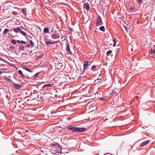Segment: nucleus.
Returning <instances> with one entry per match:
<instances>
[{
	"label": "nucleus",
	"instance_id": "nucleus-1",
	"mask_svg": "<svg viewBox=\"0 0 155 155\" xmlns=\"http://www.w3.org/2000/svg\"><path fill=\"white\" fill-rule=\"evenodd\" d=\"M67 129L71 132L74 133H79L84 132L87 130L86 128H79L76 125H71L67 127Z\"/></svg>",
	"mask_w": 155,
	"mask_h": 155
},
{
	"label": "nucleus",
	"instance_id": "nucleus-2",
	"mask_svg": "<svg viewBox=\"0 0 155 155\" xmlns=\"http://www.w3.org/2000/svg\"><path fill=\"white\" fill-rule=\"evenodd\" d=\"M62 148L61 146L56 148L53 151V153L55 155H61V154Z\"/></svg>",
	"mask_w": 155,
	"mask_h": 155
},
{
	"label": "nucleus",
	"instance_id": "nucleus-3",
	"mask_svg": "<svg viewBox=\"0 0 155 155\" xmlns=\"http://www.w3.org/2000/svg\"><path fill=\"white\" fill-rule=\"evenodd\" d=\"M95 24L97 26H101L103 25L102 20L100 15L97 17Z\"/></svg>",
	"mask_w": 155,
	"mask_h": 155
},
{
	"label": "nucleus",
	"instance_id": "nucleus-4",
	"mask_svg": "<svg viewBox=\"0 0 155 155\" xmlns=\"http://www.w3.org/2000/svg\"><path fill=\"white\" fill-rule=\"evenodd\" d=\"M89 61H84V69L82 71V73H83L84 72V71L88 69V67L89 65Z\"/></svg>",
	"mask_w": 155,
	"mask_h": 155
},
{
	"label": "nucleus",
	"instance_id": "nucleus-5",
	"mask_svg": "<svg viewBox=\"0 0 155 155\" xmlns=\"http://www.w3.org/2000/svg\"><path fill=\"white\" fill-rule=\"evenodd\" d=\"M18 72L19 73L21 77H22V78H25L26 79H31L33 78V77H29L28 76H27L26 75H24L23 74L22 72V71L21 70H19Z\"/></svg>",
	"mask_w": 155,
	"mask_h": 155
},
{
	"label": "nucleus",
	"instance_id": "nucleus-6",
	"mask_svg": "<svg viewBox=\"0 0 155 155\" xmlns=\"http://www.w3.org/2000/svg\"><path fill=\"white\" fill-rule=\"evenodd\" d=\"M51 36L52 38L54 39H56L60 37V35L58 33L56 32H55L51 34Z\"/></svg>",
	"mask_w": 155,
	"mask_h": 155
},
{
	"label": "nucleus",
	"instance_id": "nucleus-7",
	"mask_svg": "<svg viewBox=\"0 0 155 155\" xmlns=\"http://www.w3.org/2000/svg\"><path fill=\"white\" fill-rule=\"evenodd\" d=\"M57 66V68L60 69V70L64 69L65 66V64L61 62L59 63Z\"/></svg>",
	"mask_w": 155,
	"mask_h": 155
},
{
	"label": "nucleus",
	"instance_id": "nucleus-8",
	"mask_svg": "<svg viewBox=\"0 0 155 155\" xmlns=\"http://www.w3.org/2000/svg\"><path fill=\"white\" fill-rule=\"evenodd\" d=\"M50 147L56 148L61 146L59 143L55 142H54L53 143H51L50 144Z\"/></svg>",
	"mask_w": 155,
	"mask_h": 155
},
{
	"label": "nucleus",
	"instance_id": "nucleus-9",
	"mask_svg": "<svg viewBox=\"0 0 155 155\" xmlns=\"http://www.w3.org/2000/svg\"><path fill=\"white\" fill-rule=\"evenodd\" d=\"M12 85L17 90L20 89L21 87V85L15 83H14Z\"/></svg>",
	"mask_w": 155,
	"mask_h": 155
},
{
	"label": "nucleus",
	"instance_id": "nucleus-10",
	"mask_svg": "<svg viewBox=\"0 0 155 155\" xmlns=\"http://www.w3.org/2000/svg\"><path fill=\"white\" fill-rule=\"evenodd\" d=\"M150 141V140H149L145 141L143 142L140 144V146L141 147H143L148 144L149 143Z\"/></svg>",
	"mask_w": 155,
	"mask_h": 155
},
{
	"label": "nucleus",
	"instance_id": "nucleus-11",
	"mask_svg": "<svg viewBox=\"0 0 155 155\" xmlns=\"http://www.w3.org/2000/svg\"><path fill=\"white\" fill-rule=\"evenodd\" d=\"M66 51L69 54H71V51L70 49V46L68 44L66 45Z\"/></svg>",
	"mask_w": 155,
	"mask_h": 155
},
{
	"label": "nucleus",
	"instance_id": "nucleus-12",
	"mask_svg": "<svg viewBox=\"0 0 155 155\" xmlns=\"http://www.w3.org/2000/svg\"><path fill=\"white\" fill-rule=\"evenodd\" d=\"M84 8H85L86 10L88 11L89 10L90 6L89 4L87 3H85L84 5Z\"/></svg>",
	"mask_w": 155,
	"mask_h": 155
},
{
	"label": "nucleus",
	"instance_id": "nucleus-13",
	"mask_svg": "<svg viewBox=\"0 0 155 155\" xmlns=\"http://www.w3.org/2000/svg\"><path fill=\"white\" fill-rule=\"evenodd\" d=\"M57 42V41H55L54 42H51L49 41H46V46H48L51 44H53L54 43H56Z\"/></svg>",
	"mask_w": 155,
	"mask_h": 155
},
{
	"label": "nucleus",
	"instance_id": "nucleus-14",
	"mask_svg": "<svg viewBox=\"0 0 155 155\" xmlns=\"http://www.w3.org/2000/svg\"><path fill=\"white\" fill-rule=\"evenodd\" d=\"M21 67L23 69L28 71L30 72H32V71H31L30 69H28V68L26 66H21Z\"/></svg>",
	"mask_w": 155,
	"mask_h": 155
},
{
	"label": "nucleus",
	"instance_id": "nucleus-15",
	"mask_svg": "<svg viewBox=\"0 0 155 155\" xmlns=\"http://www.w3.org/2000/svg\"><path fill=\"white\" fill-rule=\"evenodd\" d=\"M53 84H47L44 85L43 87V88H44L45 87H53Z\"/></svg>",
	"mask_w": 155,
	"mask_h": 155
},
{
	"label": "nucleus",
	"instance_id": "nucleus-16",
	"mask_svg": "<svg viewBox=\"0 0 155 155\" xmlns=\"http://www.w3.org/2000/svg\"><path fill=\"white\" fill-rule=\"evenodd\" d=\"M18 27L15 28H12L11 30H10V31H12L13 30L16 33H18Z\"/></svg>",
	"mask_w": 155,
	"mask_h": 155
},
{
	"label": "nucleus",
	"instance_id": "nucleus-17",
	"mask_svg": "<svg viewBox=\"0 0 155 155\" xmlns=\"http://www.w3.org/2000/svg\"><path fill=\"white\" fill-rule=\"evenodd\" d=\"M44 33H49V28H45L44 29Z\"/></svg>",
	"mask_w": 155,
	"mask_h": 155
},
{
	"label": "nucleus",
	"instance_id": "nucleus-18",
	"mask_svg": "<svg viewBox=\"0 0 155 155\" xmlns=\"http://www.w3.org/2000/svg\"><path fill=\"white\" fill-rule=\"evenodd\" d=\"M155 53V49H151L150 51L149 52V54H152L154 53Z\"/></svg>",
	"mask_w": 155,
	"mask_h": 155
},
{
	"label": "nucleus",
	"instance_id": "nucleus-19",
	"mask_svg": "<svg viewBox=\"0 0 155 155\" xmlns=\"http://www.w3.org/2000/svg\"><path fill=\"white\" fill-rule=\"evenodd\" d=\"M99 29L100 31L104 32L105 31V27L104 26H101L99 28Z\"/></svg>",
	"mask_w": 155,
	"mask_h": 155
},
{
	"label": "nucleus",
	"instance_id": "nucleus-20",
	"mask_svg": "<svg viewBox=\"0 0 155 155\" xmlns=\"http://www.w3.org/2000/svg\"><path fill=\"white\" fill-rule=\"evenodd\" d=\"M40 72H38L36 73L33 77V79H35L37 78V77L39 75Z\"/></svg>",
	"mask_w": 155,
	"mask_h": 155
},
{
	"label": "nucleus",
	"instance_id": "nucleus-21",
	"mask_svg": "<svg viewBox=\"0 0 155 155\" xmlns=\"http://www.w3.org/2000/svg\"><path fill=\"white\" fill-rule=\"evenodd\" d=\"M21 11L22 12L23 14L26 15L27 13L26 12V8H23L21 9Z\"/></svg>",
	"mask_w": 155,
	"mask_h": 155
},
{
	"label": "nucleus",
	"instance_id": "nucleus-22",
	"mask_svg": "<svg viewBox=\"0 0 155 155\" xmlns=\"http://www.w3.org/2000/svg\"><path fill=\"white\" fill-rule=\"evenodd\" d=\"M19 45V49L20 50L23 51L25 49V48L22 45Z\"/></svg>",
	"mask_w": 155,
	"mask_h": 155
},
{
	"label": "nucleus",
	"instance_id": "nucleus-23",
	"mask_svg": "<svg viewBox=\"0 0 155 155\" xmlns=\"http://www.w3.org/2000/svg\"><path fill=\"white\" fill-rule=\"evenodd\" d=\"M9 31V30L8 29H7V28L5 29L3 32V35H6V34H7V32H8Z\"/></svg>",
	"mask_w": 155,
	"mask_h": 155
},
{
	"label": "nucleus",
	"instance_id": "nucleus-24",
	"mask_svg": "<svg viewBox=\"0 0 155 155\" xmlns=\"http://www.w3.org/2000/svg\"><path fill=\"white\" fill-rule=\"evenodd\" d=\"M116 93V92H115L114 90L112 91L111 92L110 94V95L112 96L115 94Z\"/></svg>",
	"mask_w": 155,
	"mask_h": 155
},
{
	"label": "nucleus",
	"instance_id": "nucleus-25",
	"mask_svg": "<svg viewBox=\"0 0 155 155\" xmlns=\"http://www.w3.org/2000/svg\"><path fill=\"white\" fill-rule=\"evenodd\" d=\"M107 98V97L106 96L103 97H100L99 98V99L102 101H104L106 100Z\"/></svg>",
	"mask_w": 155,
	"mask_h": 155
},
{
	"label": "nucleus",
	"instance_id": "nucleus-26",
	"mask_svg": "<svg viewBox=\"0 0 155 155\" xmlns=\"http://www.w3.org/2000/svg\"><path fill=\"white\" fill-rule=\"evenodd\" d=\"M30 44V46H31L32 47H34V43L33 42L32 40H30L29 41Z\"/></svg>",
	"mask_w": 155,
	"mask_h": 155
},
{
	"label": "nucleus",
	"instance_id": "nucleus-27",
	"mask_svg": "<svg viewBox=\"0 0 155 155\" xmlns=\"http://www.w3.org/2000/svg\"><path fill=\"white\" fill-rule=\"evenodd\" d=\"M11 42L14 45H15L16 44V41L14 39H12L11 41Z\"/></svg>",
	"mask_w": 155,
	"mask_h": 155
},
{
	"label": "nucleus",
	"instance_id": "nucleus-28",
	"mask_svg": "<svg viewBox=\"0 0 155 155\" xmlns=\"http://www.w3.org/2000/svg\"><path fill=\"white\" fill-rule=\"evenodd\" d=\"M112 52V51L109 50L107 51L106 53V55L107 56H108L110 55V54Z\"/></svg>",
	"mask_w": 155,
	"mask_h": 155
},
{
	"label": "nucleus",
	"instance_id": "nucleus-29",
	"mask_svg": "<svg viewBox=\"0 0 155 155\" xmlns=\"http://www.w3.org/2000/svg\"><path fill=\"white\" fill-rule=\"evenodd\" d=\"M96 68V65H94L92 66V68H91V70L92 71H94V69H95Z\"/></svg>",
	"mask_w": 155,
	"mask_h": 155
},
{
	"label": "nucleus",
	"instance_id": "nucleus-30",
	"mask_svg": "<svg viewBox=\"0 0 155 155\" xmlns=\"http://www.w3.org/2000/svg\"><path fill=\"white\" fill-rule=\"evenodd\" d=\"M9 48L11 50H15L16 48L14 46H11Z\"/></svg>",
	"mask_w": 155,
	"mask_h": 155
},
{
	"label": "nucleus",
	"instance_id": "nucleus-31",
	"mask_svg": "<svg viewBox=\"0 0 155 155\" xmlns=\"http://www.w3.org/2000/svg\"><path fill=\"white\" fill-rule=\"evenodd\" d=\"M44 56V54H42L41 55L39 56L38 58H37V59H39L41 58Z\"/></svg>",
	"mask_w": 155,
	"mask_h": 155
},
{
	"label": "nucleus",
	"instance_id": "nucleus-32",
	"mask_svg": "<svg viewBox=\"0 0 155 155\" xmlns=\"http://www.w3.org/2000/svg\"><path fill=\"white\" fill-rule=\"evenodd\" d=\"M137 2L139 4L141 5L142 4V0H137Z\"/></svg>",
	"mask_w": 155,
	"mask_h": 155
},
{
	"label": "nucleus",
	"instance_id": "nucleus-33",
	"mask_svg": "<svg viewBox=\"0 0 155 155\" xmlns=\"http://www.w3.org/2000/svg\"><path fill=\"white\" fill-rule=\"evenodd\" d=\"M21 33L24 36H25L27 35L26 33L23 31H22L21 32Z\"/></svg>",
	"mask_w": 155,
	"mask_h": 155
},
{
	"label": "nucleus",
	"instance_id": "nucleus-34",
	"mask_svg": "<svg viewBox=\"0 0 155 155\" xmlns=\"http://www.w3.org/2000/svg\"><path fill=\"white\" fill-rule=\"evenodd\" d=\"M18 32H19L21 33V32L22 31V30L19 27H18Z\"/></svg>",
	"mask_w": 155,
	"mask_h": 155
},
{
	"label": "nucleus",
	"instance_id": "nucleus-35",
	"mask_svg": "<svg viewBox=\"0 0 155 155\" xmlns=\"http://www.w3.org/2000/svg\"><path fill=\"white\" fill-rule=\"evenodd\" d=\"M123 27L124 28L125 30H126L127 31V27L124 25H123Z\"/></svg>",
	"mask_w": 155,
	"mask_h": 155
},
{
	"label": "nucleus",
	"instance_id": "nucleus-36",
	"mask_svg": "<svg viewBox=\"0 0 155 155\" xmlns=\"http://www.w3.org/2000/svg\"><path fill=\"white\" fill-rule=\"evenodd\" d=\"M23 44H26V42L25 41H21V43Z\"/></svg>",
	"mask_w": 155,
	"mask_h": 155
},
{
	"label": "nucleus",
	"instance_id": "nucleus-37",
	"mask_svg": "<svg viewBox=\"0 0 155 155\" xmlns=\"http://www.w3.org/2000/svg\"><path fill=\"white\" fill-rule=\"evenodd\" d=\"M68 29L69 30L71 31H73V29L70 27H69Z\"/></svg>",
	"mask_w": 155,
	"mask_h": 155
},
{
	"label": "nucleus",
	"instance_id": "nucleus-38",
	"mask_svg": "<svg viewBox=\"0 0 155 155\" xmlns=\"http://www.w3.org/2000/svg\"><path fill=\"white\" fill-rule=\"evenodd\" d=\"M16 41L18 43H21V41H20V40H17Z\"/></svg>",
	"mask_w": 155,
	"mask_h": 155
},
{
	"label": "nucleus",
	"instance_id": "nucleus-39",
	"mask_svg": "<svg viewBox=\"0 0 155 155\" xmlns=\"http://www.w3.org/2000/svg\"><path fill=\"white\" fill-rule=\"evenodd\" d=\"M100 80V78H97V79H96V81H98L97 83H98V82H100V81H99V80Z\"/></svg>",
	"mask_w": 155,
	"mask_h": 155
},
{
	"label": "nucleus",
	"instance_id": "nucleus-40",
	"mask_svg": "<svg viewBox=\"0 0 155 155\" xmlns=\"http://www.w3.org/2000/svg\"><path fill=\"white\" fill-rule=\"evenodd\" d=\"M134 9V8H133L131 7H130V11H131V10H133Z\"/></svg>",
	"mask_w": 155,
	"mask_h": 155
},
{
	"label": "nucleus",
	"instance_id": "nucleus-41",
	"mask_svg": "<svg viewBox=\"0 0 155 155\" xmlns=\"http://www.w3.org/2000/svg\"><path fill=\"white\" fill-rule=\"evenodd\" d=\"M6 97L8 99V100H9V99H8L9 96L8 95H6Z\"/></svg>",
	"mask_w": 155,
	"mask_h": 155
},
{
	"label": "nucleus",
	"instance_id": "nucleus-42",
	"mask_svg": "<svg viewBox=\"0 0 155 155\" xmlns=\"http://www.w3.org/2000/svg\"><path fill=\"white\" fill-rule=\"evenodd\" d=\"M30 45H26V47H28V48H29V47H30Z\"/></svg>",
	"mask_w": 155,
	"mask_h": 155
},
{
	"label": "nucleus",
	"instance_id": "nucleus-43",
	"mask_svg": "<svg viewBox=\"0 0 155 155\" xmlns=\"http://www.w3.org/2000/svg\"><path fill=\"white\" fill-rule=\"evenodd\" d=\"M6 79H7V80H8V81H12V80H10V79H9V78H6Z\"/></svg>",
	"mask_w": 155,
	"mask_h": 155
},
{
	"label": "nucleus",
	"instance_id": "nucleus-44",
	"mask_svg": "<svg viewBox=\"0 0 155 155\" xmlns=\"http://www.w3.org/2000/svg\"><path fill=\"white\" fill-rule=\"evenodd\" d=\"M66 33H67L66 32H64L63 33V35H66Z\"/></svg>",
	"mask_w": 155,
	"mask_h": 155
},
{
	"label": "nucleus",
	"instance_id": "nucleus-45",
	"mask_svg": "<svg viewBox=\"0 0 155 155\" xmlns=\"http://www.w3.org/2000/svg\"><path fill=\"white\" fill-rule=\"evenodd\" d=\"M113 41L114 42V43H115V44L116 43V42L115 40H113Z\"/></svg>",
	"mask_w": 155,
	"mask_h": 155
},
{
	"label": "nucleus",
	"instance_id": "nucleus-46",
	"mask_svg": "<svg viewBox=\"0 0 155 155\" xmlns=\"http://www.w3.org/2000/svg\"><path fill=\"white\" fill-rule=\"evenodd\" d=\"M115 45H116V44L115 43H114L113 45V46L114 47H115Z\"/></svg>",
	"mask_w": 155,
	"mask_h": 155
},
{
	"label": "nucleus",
	"instance_id": "nucleus-47",
	"mask_svg": "<svg viewBox=\"0 0 155 155\" xmlns=\"http://www.w3.org/2000/svg\"><path fill=\"white\" fill-rule=\"evenodd\" d=\"M32 52V51H31L29 53V54H30Z\"/></svg>",
	"mask_w": 155,
	"mask_h": 155
},
{
	"label": "nucleus",
	"instance_id": "nucleus-48",
	"mask_svg": "<svg viewBox=\"0 0 155 155\" xmlns=\"http://www.w3.org/2000/svg\"><path fill=\"white\" fill-rule=\"evenodd\" d=\"M26 51H27L28 52V53H29V50H26Z\"/></svg>",
	"mask_w": 155,
	"mask_h": 155
},
{
	"label": "nucleus",
	"instance_id": "nucleus-49",
	"mask_svg": "<svg viewBox=\"0 0 155 155\" xmlns=\"http://www.w3.org/2000/svg\"><path fill=\"white\" fill-rule=\"evenodd\" d=\"M2 60H3V59L0 57V60L1 61H2Z\"/></svg>",
	"mask_w": 155,
	"mask_h": 155
},
{
	"label": "nucleus",
	"instance_id": "nucleus-50",
	"mask_svg": "<svg viewBox=\"0 0 155 155\" xmlns=\"http://www.w3.org/2000/svg\"><path fill=\"white\" fill-rule=\"evenodd\" d=\"M21 27H22L23 29H24V30L25 29V28H24L23 27H22L21 26Z\"/></svg>",
	"mask_w": 155,
	"mask_h": 155
},
{
	"label": "nucleus",
	"instance_id": "nucleus-51",
	"mask_svg": "<svg viewBox=\"0 0 155 155\" xmlns=\"http://www.w3.org/2000/svg\"><path fill=\"white\" fill-rule=\"evenodd\" d=\"M29 36L30 38H32V37L31 36H30L29 35Z\"/></svg>",
	"mask_w": 155,
	"mask_h": 155
},
{
	"label": "nucleus",
	"instance_id": "nucleus-52",
	"mask_svg": "<svg viewBox=\"0 0 155 155\" xmlns=\"http://www.w3.org/2000/svg\"><path fill=\"white\" fill-rule=\"evenodd\" d=\"M104 155H108L107 153H105Z\"/></svg>",
	"mask_w": 155,
	"mask_h": 155
},
{
	"label": "nucleus",
	"instance_id": "nucleus-53",
	"mask_svg": "<svg viewBox=\"0 0 155 155\" xmlns=\"http://www.w3.org/2000/svg\"><path fill=\"white\" fill-rule=\"evenodd\" d=\"M21 102V101H18V102L19 103H20V102Z\"/></svg>",
	"mask_w": 155,
	"mask_h": 155
},
{
	"label": "nucleus",
	"instance_id": "nucleus-54",
	"mask_svg": "<svg viewBox=\"0 0 155 155\" xmlns=\"http://www.w3.org/2000/svg\"><path fill=\"white\" fill-rule=\"evenodd\" d=\"M25 74V75H26L27 76V75H28V74Z\"/></svg>",
	"mask_w": 155,
	"mask_h": 155
},
{
	"label": "nucleus",
	"instance_id": "nucleus-55",
	"mask_svg": "<svg viewBox=\"0 0 155 155\" xmlns=\"http://www.w3.org/2000/svg\"><path fill=\"white\" fill-rule=\"evenodd\" d=\"M1 74V71H0V74Z\"/></svg>",
	"mask_w": 155,
	"mask_h": 155
},
{
	"label": "nucleus",
	"instance_id": "nucleus-56",
	"mask_svg": "<svg viewBox=\"0 0 155 155\" xmlns=\"http://www.w3.org/2000/svg\"><path fill=\"white\" fill-rule=\"evenodd\" d=\"M1 30H2L1 29V28H0V32H1Z\"/></svg>",
	"mask_w": 155,
	"mask_h": 155
},
{
	"label": "nucleus",
	"instance_id": "nucleus-57",
	"mask_svg": "<svg viewBox=\"0 0 155 155\" xmlns=\"http://www.w3.org/2000/svg\"><path fill=\"white\" fill-rule=\"evenodd\" d=\"M28 55V54H26V55Z\"/></svg>",
	"mask_w": 155,
	"mask_h": 155
}]
</instances>
